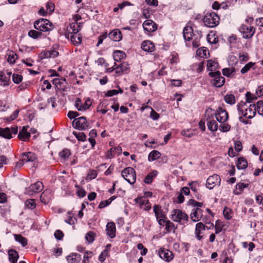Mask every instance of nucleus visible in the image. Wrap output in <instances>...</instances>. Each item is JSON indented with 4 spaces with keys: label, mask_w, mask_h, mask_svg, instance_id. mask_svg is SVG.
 <instances>
[{
    "label": "nucleus",
    "mask_w": 263,
    "mask_h": 263,
    "mask_svg": "<svg viewBox=\"0 0 263 263\" xmlns=\"http://www.w3.org/2000/svg\"><path fill=\"white\" fill-rule=\"evenodd\" d=\"M237 109L239 115L246 119H252L256 115V106L255 104L248 105L246 102L241 101L237 105Z\"/></svg>",
    "instance_id": "obj_1"
},
{
    "label": "nucleus",
    "mask_w": 263,
    "mask_h": 263,
    "mask_svg": "<svg viewBox=\"0 0 263 263\" xmlns=\"http://www.w3.org/2000/svg\"><path fill=\"white\" fill-rule=\"evenodd\" d=\"M34 27L35 29L43 32L51 31L53 28L52 23L45 18H40L35 21Z\"/></svg>",
    "instance_id": "obj_2"
},
{
    "label": "nucleus",
    "mask_w": 263,
    "mask_h": 263,
    "mask_svg": "<svg viewBox=\"0 0 263 263\" xmlns=\"http://www.w3.org/2000/svg\"><path fill=\"white\" fill-rule=\"evenodd\" d=\"M172 219L180 224H185L189 220L188 215L180 210L175 209L172 212Z\"/></svg>",
    "instance_id": "obj_3"
},
{
    "label": "nucleus",
    "mask_w": 263,
    "mask_h": 263,
    "mask_svg": "<svg viewBox=\"0 0 263 263\" xmlns=\"http://www.w3.org/2000/svg\"><path fill=\"white\" fill-rule=\"evenodd\" d=\"M219 17L215 13H207L203 18L205 26L213 28L219 24Z\"/></svg>",
    "instance_id": "obj_4"
},
{
    "label": "nucleus",
    "mask_w": 263,
    "mask_h": 263,
    "mask_svg": "<svg viewBox=\"0 0 263 263\" xmlns=\"http://www.w3.org/2000/svg\"><path fill=\"white\" fill-rule=\"evenodd\" d=\"M122 177L130 184H133L136 180V175L135 170L131 167H128L122 171Z\"/></svg>",
    "instance_id": "obj_5"
},
{
    "label": "nucleus",
    "mask_w": 263,
    "mask_h": 263,
    "mask_svg": "<svg viewBox=\"0 0 263 263\" xmlns=\"http://www.w3.org/2000/svg\"><path fill=\"white\" fill-rule=\"evenodd\" d=\"M209 76L213 77L212 84L216 87H220L224 84L225 79L221 76V73L219 71H216L215 72H209Z\"/></svg>",
    "instance_id": "obj_6"
},
{
    "label": "nucleus",
    "mask_w": 263,
    "mask_h": 263,
    "mask_svg": "<svg viewBox=\"0 0 263 263\" xmlns=\"http://www.w3.org/2000/svg\"><path fill=\"white\" fill-rule=\"evenodd\" d=\"M72 126L74 128L79 130H85L88 127V123L84 117L75 119L72 122Z\"/></svg>",
    "instance_id": "obj_7"
},
{
    "label": "nucleus",
    "mask_w": 263,
    "mask_h": 263,
    "mask_svg": "<svg viewBox=\"0 0 263 263\" xmlns=\"http://www.w3.org/2000/svg\"><path fill=\"white\" fill-rule=\"evenodd\" d=\"M239 31L245 39H250L254 35L255 29L253 26L242 24L239 28Z\"/></svg>",
    "instance_id": "obj_8"
},
{
    "label": "nucleus",
    "mask_w": 263,
    "mask_h": 263,
    "mask_svg": "<svg viewBox=\"0 0 263 263\" xmlns=\"http://www.w3.org/2000/svg\"><path fill=\"white\" fill-rule=\"evenodd\" d=\"M220 178L218 175L210 176L207 179L206 186L210 190L213 189L215 186L220 185Z\"/></svg>",
    "instance_id": "obj_9"
},
{
    "label": "nucleus",
    "mask_w": 263,
    "mask_h": 263,
    "mask_svg": "<svg viewBox=\"0 0 263 263\" xmlns=\"http://www.w3.org/2000/svg\"><path fill=\"white\" fill-rule=\"evenodd\" d=\"M215 116L217 121L221 123H225L229 118L227 111L221 107L218 108L216 110Z\"/></svg>",
    "instance_id": "obj_10"
},
{
    "label": "nucleus",
    "mask_w": 263,
    "mask_h": 263,
    "mask_svg": "<svg viewBox=\"0 0 263 263\" xmlns=\"http://www.w3.org/2000/svg\"><path fill=\"white\" fill-rule=\"evenodd\" d=\"M135 201L141 209L148 211L151 209V204L145 197H140L136 198Z\"/></svg>",
    "instance_id": "obj_11"
},
{
    "label": "nucleus",
    "mask_w": 263,
    "mask_h": 263,
    "mask_svg": "<svg viewBox=\"0 0 263 263\" xmlns=\"http://www.w3.org/2000/svg\"><path fill=\"white\" fill-rule=\"evenodd\" d=\"M158 254L161 259L167 262L171 261L174 257L173 253L171 251L165 248H161Z\"/></svg>",
    "instance_id": "obj_12"
},
{
    "label": "nucleus",
    "mask_w": 263,
    "mask_h": 263,
    "mask_svg": "<svg viewBox=\"0 0 263 263\" xmlns=\"http://www.w3.org/2000/svg\"><path fill=\"white\" fill-rule=\"evenodd\" d=\"M145 32L149 33L155 31L157 29V25L151 20L145 21L142 24Z\"/></svg>",
    "instance_id": "obj_13"
},
{
    "label": "nucleus",
    "mask_w": 263,
    "mask_h": 263,
    "mask_svg": "<svg viewBox=\"0 0 263 263\" xmlns=\"http://www.w3.org/2000/svg\"><path fill=\"white\" fill-rule=\"evenodd\" d=\"M44 187L43 184L41 181H37L31 184L27 189L28 193L32 195L33 194L41 192Z\"/></svg>",
    "instance_id": "obj_14"
},
{
    "label": "nucleus",
    "mask_w": 263,
    "mask_h": 263,
    "mask_svg": "<svg viewBox=\"0 0 263 263\" xmlns=\"http://www.w3.org/2000/svg\"><path fill=\"white\" fill-rule=\"evenodd\" d=\"M11 74V72L7 71L0 72V84L1 85L5 86L9 85Z\"/></svg>",
    "instance_id": "obj_15"
},
{
    "label": "nucleus",
    "mask_w": 263,
    "mask_h": 263,
    "mask_svg": "<svg viewBox=\"0 0 263 263\" xmlns=\"http://www.w3.org/2000/svg\"><path fill=\"white\" fill-rule=\"evenodd\" d=\"M20 158L21 161L25 163L33 162L36 159V155L32 152L24 153L21 155Z\"/></svg>",
    "instance_id": "obj_16"
},
{
    "label": "nucleus",
    "mask_w": 263,
    "mask_h": 263,
    "mask_svg": "<svg viewBox=\"0 0 263 263\" xmlns=\"http://www.w3.org/2000/svg\"><path fill=\"white\" fill-rule=\"evenodd\" d=\"M116 225L113 222H109L107 223L106 231V234L110 238H113L116 236Z\"/></svg>",
    "instance_id": "obj_17"
},
{
    "label": "nucleus",
    "mask_w": 263,
    "mask_h": 263,
    "mask_svg": "<svg viewBox=\"0 0 263 263\" xmlns=\"http://www.w3.org/2000/svg\"><path fill=\"white\" fill-rule=\"evenodd\" d=\"M28 127V126H23L22 127L18 135V138L19 139L23 141H28L29 140L30 133L27 131Z\"/></svg>",
    "instance_id": "obj_18"
},
{
    "label": "nucleus",
    "mask_w": 263,
    "mask_h": 263,
    "mask_svg": "<svg viewBox=\"0 0 263 263\" xmlns=\"http://www.w3.org/2000/svg\"><path fill=\"white\" fill-rule=\"evenodd\" d=\"M52 83L60 90H65L66 88V82L65 79L55 78L52 80Z\"/></svg>",
    "instance_id": "obj_19"
},
{
    "label": "nucleus",
    "mask_w": 263,
    "mask_h": 263,
    "mask_svg": "<svg viewBox=\"0 0 263 263\" xmlns=\"http://www.w3.org/2000/svg\"><path fill=\"white\" fill-rule=\"evenodd\" d=\"M109 37L115 42L120 41L122 38L121 32L119 29H115L108 34Z\"/></svg>",
    "instance_id": "obj_20"
},
{
    "label": "nucleus",
    "mask_w": 263,
    "mask_h": 263,
    "mask_svg": "<svg viewBox=\"0 0 263 263\" xmlns=\"http://www.w3.org/2000/svg\"><path fill=\"white\" fill-rule=\"evenodd\" d=\"M52 197L50 190H46L44 191L40 196V200L42 203L48 204Z\"/></svg>",
    "instance_id": "obj_21"
},
{
    "label": "nucleus",
    "mask_w": 263,
    "mask_h": 263,
    "mask_svg": "<svg viewBox=\"0 0 263 263\" xmlns=\"http://www.w3.org/2000/svg\"><path fill=\"white\" fill-rule=\"evenodd\" d=\"M201 216V210L198 208L194 209L190 214L191 219L194 222L199 221Z\"/></svg>",
    "instance_id": "obj_22"
},
{
    "label": "nucleus",
    "mask_w": 263,
    "mask_h": 263,
    "mask_svg": "<svg viewBox=\"0 0 263 263\" xmlns=\"http://www.w3.org/2000/svg\"><path fill=\"white\" fill-rule=\"evenodd\" d=\"M141 48L146 52H152L154 50V43L149 40L144 41L141 44Z\"/></svg>",
    "instance_id": "obj_23"
},
{
    "label": "nucleus",
    "mask_w": 263,
    "mask_h": 263,
    "mask_svg": "<svg viewBox=\"0 0 263 263\" xmlns=\"http://www.w3.org/2000/svg\"><path fill=\"white\" fill-rule=\"evenodd\" d=\"M66 259L69 263H79L81 260V256L78 253H72L67 256Z\"/></svg>",
    "instance_id": "obj_24"
},
{
    "label": "nucleus",
    "mask_w": 263,
    "mask_h": 263,
    "mask_svg": "<svg viewBox=\"0 0 263 263\" xmlns=\"http://www.w3.org/2000/svg\"><path fill=\"white\" fill-rule=\"evenodd\" d=\"M59 52L54 50L44 51L40 54V57L42 59L54 58L57 57Z\"/></svg>",
    "instance_id": "obj_25"
},
{
    "label": "nucleus",
    "mask_w": 263,
    "mask_h": 263,
    "mask_svg": "<svg viewBox=\"0 0 263 263\" xmlns=\"http://www.w3.org/2000/svg\"><path fill=\"white\" fill-rule=\"evenodd\" d=\"M80 29L81 26L80 24L77 22L70 24L69 26L67 28V32L71 34L78 33Z\"/></svg>",
    "instance_id": "obj_26"
},
{
    "label": "nucleus",
    "mask_w": 263,
    "mask_h": 263,
    "mask_svg": "<svg viewBox=\"0 0 263 263\" xmlns=\"http://www.w3.org/2000/svg\"><path fill=\"white\" fill-rule=\"evenodd\" d=\"M205 230V226L202 222H199L196 225L195 235L198 240H201L202 236L201 235Z\"/></svg>",
    "instance_id": "obj_27"
},
{
    "label": "nucleus",
    "mask_w": 263,
    "mask_h": 263,
    "mask_svg": "<svg viewBox=\"0 0 263 263\" xmlns=\"http://www.w3.org/2000/svg\"><path fill=\"white\" fill-rule=\"evenodd\" d=\"M207 69L210 72H215L218 69V64L217 62L212 60L207 61Z\"/></svg>",
    "instance_id": "obj_28"
},
{
    "label": "nucleus",
    "mask_w": 263,
    "mask_h": 263,
    "mask_svg": "<svg viewBox=\"0 0 263 263\" xmlns=\"http://www.w3.org/2000/svg\"><path fill=\"white\" fill-rule=\"evenodd\" d=\"M113 58L115 62H120L126 58V54L122 51L116 50L113 53Z\"/></svg>",
    "instance_id": "obj_29"
},
{
    "label": "nucleus",
    "mask_w": 263,
    "mask_h": 263,
    "mask_svg": "<svg viewBox=\"0 0 263 263\" xmlns=\"http://www.w3.org/2000/svg\"><path fill=\"white\" fill-rule=\"evenodd\" d=\"M183 34L185 40L190 41L192 38L193 29L189 26L184 27Z\"/></svg>",
    "instance_id": "obj_30"
},
{
    "label": "nucleus",
    "mask_w": 263,
    "mask_h": 263,
    "mask_svg": "<svg viewBox=\"0 0 263 263\" xmlns=\"http://www.w3.org/2000/svg\"><path fill=\"white\" fill-rule=\"evenodd\" d=\"M196 54L198 56L203 58H208L210 56L209 50L205 47L199 48L197 51Z\"/></svg>",
    "instance_id": "obj_31"
},
{
    "label": "nucleus",
    "mask_w": 263,
    "mask_h": 263,
    "mask_svg": "<svg viewBox=\"0 0 263 263\" xmlns=\"http://www.w3.org/2000/svg\"><path fill=\"white\" fill-rule=\"evenodd\" d=\"M9 259L11 263H16L18 258V254L17 251L10 250L8 252Z\"/></svg>",
    "instance_id": "obj_32"
},
{
    "label": "nucleus",
    "mask_w": 263,
    "mask_h": 263,
    "mask_svg": "<svg viewBox=\"0 0 263 263\" xmlns=\"http://www.w3.org/2000/svg\"><path fill=\"white\" fill-rule=\"evenodd\" d=\"M7 61L10 64H14L17 59V55L13 51H8L6 54Z\"/></svg>",
    "instance_id": "obj_33"
},
{
    "label": "nucleus",
    "mask_w": 263,
    "mask_h": 263,
    "mask_svg": "<svg viewBox=\"0 0 263 263\" xmlns=\"http://www.w3.org/2000/svg\"><path fill=\"white\" fill-rule=\"evenodd\" d=\"M70 40L74 45H79L82 42V37L80 34L75 33L71 34Z\"/></svg>",
    "instance_id": "obj_34"
},
{
    "label": "nucleus",
    "mask_w": 263,
    "mask_h": 263,
    "mask_svg": "<svg viewBox=\"0 0 263 263\" xmlns=\"http://www.w3.org/2000/svg\"><path fill=\"white\" fill-rule=\"evenodd\" d=\"M0 136L7 139L11 138L12 136L10 129L8 127L5 128L0 127Z\"/></svg>",
    "instance_id": "obj_35"
},
{
    "label": "nucleus",
    "mask_w": 263,
    "mask_h": 263,
    "mask_svg": "<svg viewBox=\"0 0 263 263\" xmlns=\"http://www.w3.org/2000/svg\"><path fill=\"white\" fill-rule=\"evenodd\" d=\"M160 156L161 153L159 151L154 150L149 154L148 156V160L150 162L153 161L159 158Z\"/></svg>",
    "instance_id": "obj_36"
},
{
    "label": "nucleus",
    "mask_w": 263,
    "mask_h": 263,
    "mask_svg": "<svg viewBox=\"0 0 263 263\" xmlns=\"http://www.w3.org/2000/svg\"><path fill=\"white\" fill-rule=\"evenodd\" d=\"M248 166V162L246 159L243 157L239 158L237 163V167L238 170H243Z\"/></svg>",
    "instance_id": "obj_37"
},
{
    "label": "nucleus",
    "mask_w": 263,
    "mask_h": 263,
    "mask_svg": "<svg viewBox=\"0 0 263 263\" xmlns=\"http://www.w3.org/2000/svg\"><path fill=\"white\" fill-rule=\"evenodd\" d=\"M248 184L243 183H238L236 185V188L234 190V194L235 195L240 194L243 191V189L248 186Z\"/></svg>",
    "instance_id": "obj_38"
},
{
    "label": "nucleus",
    "mask_w": 263,
    "mask_h": 263,
    "mask_svg": "<svg viewBox=\"0 0 263 263\" xmlns=\"http://www.w3.org/2000/svg\"><path fill=\"white\" fill-rule=\"evenodd\" d=\"M158 174V172L156 170L149 173L145 177L144 182L146 184H151L154 179Z\"/></svg>",
    "instance_id": "obj_39"
},
{
    "label": "nucleus",
    "mask_w": 263,
    "mask_h": 263,
    "mask_svg": "<svg viewBox=\"0 0 263 263\" xmlns=\"http://www.w3.org/2000/svg\"><path fill=\"white\" fill-rule=\"evenodd\" d=\"M208 129L212 132H216L218 128V125L214 120H209L207 122Z\"/></svg>",
    "instance_id": "obj_40"
},
{
    "label": "nucleus",
    "mask_w": 263,
    "mask_h": 263,
    "mask_svg": "<svg viewBox=\"0 0 263 263\" xmlns=\"http://www.w3.org/2000/svg\"><path fill=\"white\" fill-rule=\"evenodd\" d=\"M14 238L16 241L20 243L22 246L25 247L27 245V240L26 238L20 234H14Z\"/></svg>",
    "instance_id": "obj_41"
},
{
    "label": "nucleus",
    "mask_w": 263,
    "mask_h": 263,
    "mask_svg": "<svg viewBox=\"0 0 263 263\" xmlns=\"http://www.w3.org/2000/svg\"><path fill=\"white\" fill-rule=\"evenodd\" d=\"M204 62H199L198 63H195L192 65V68L193 70L196 71L198 73H200L203 70Z\"/></svg>",
    "instance_id": "obj_42"
},
{
    "label": "nucleus",
    "mask_w": 263,
    "mask_h": 263,
    "mask_svg": "<svg viewBox=\"0 0 263 263\" xmlns=\"http://www.w3.org/2000/svg\"><path fill=\"white\" fill-rule=\"evenodd\" d=\"M225 102L229 104L233 105L235 103V97L232 94L227 95L224 97Z\"/></svg>",
    "instance_id": "obj_43"
},
{
    "label": "nucleus",
    "mask_w": 263,
    "mask_h": 263,
    "mask_svg": "<svg viewBox=\"0 0 263 263\" xmlns=\"http://www.w3.org/2000/svg\"><path fill=\"white\" fill-rule=\"evenodd\" d=\"M154 212L157 219H159V218H163L162 210L161 208L158 205H155L154 206Z\"/></svg>",
    "instance_id": "obj_44"
},
{
    "label": "nucleus",
    "mask_w": 263,
    "mask_h": 263,
    "mask_svg": "<svg viewBox=\"0 0 263 263\" xmlns=\"http://www.w3.org/2000/svg\"><path fill=\"white\" fill-rule=\"evenodd\" d=\"M28 35L34 39H38L42 35V33L35 30H31L28 32Z\"/></svg>",
    "instance_id": "obj_45"
},
{
    "label": "nucleus",
    "mask_w": 263,
    "mask_h": 263,
    "mask_svg": "<svg viewBox=\"0 0 263 263\" xmlns=\"http://www.w3.org/2000/svg\"><path fill=\"white\" fill-rule=\"evenodd\" d=\"M255 65V63L249 62L247 63L241 69V73L242 74H245L247 73L254 65Z\"/></svg>",
    "instance_id": "obj_46"
},
{
    "label": "nucleus",
    "mask_w": 263,
    "mask_h": 263,
    "mask_svg": "<svg viewBox=\"0 0 263 263\" xmlns=\"http://www.w3.org/2000/svg\"><path fill=\"white\" fill-rule=\"evenodd\" d=\"M75 107L79 111H84L85 108L83 106V104L80 98H77L75 102Z\"/></svg>",
    "instance_id": "obj_47"
},
{
    "label": "nucleus",
    "mask_w": 263,
    "mask_h": 263,
    "mask_svg": "<svg viewBox=\"0 0 263 263\" xmlns=\"http://www.w3.org/2000/svg\"><path fill=\"white\" fill-rule=\"evenodd\" d=\"M73 134L79 141H84L86 140V135L84 133L73 132Z\"/></svg>",
    "instance_id": "obj_48"
},
{
    "label": "nucleus",
    "mask_w": 263,
    "mask_h": 263,
    "mask_svg": "<svg viewBox=\"0 0 263 263\" xmlns=\"http://www.w3.org/2000/svg\"><path fill=\"white\" fill-rule=\"evenodd\" d=\"M165 229L167 232H170L172 231H174L176 228L175 227V224L172 222L168 220L166 221L165 223Z\"/></svg>",
    "instance_id": "obj_49"
},
{
    "label": "nucleus",
    "mask_w": 263,
    "mask_h": 263,
    "mask_svg": "<svg viewBox=\"0 0 263 263\" xmlns=\"http://www.w3.org/2000/svg\"><path fill=\"white\" fill-rule=\"evenodd\" d=\"M93 255V253L91 251H87L85 252L84 255V259L82 261V262L84 263H89V258H90Z\"/></svg>",
    "instance_id": "obj_50"
},
{
    "label": "nucleus",
    "mask_w": 263,
    "mask_h": 263,
    "mask_svg": "<svg viewBox=\"0 0 263 263\" xmlns=\"http://www.w3.org/2000/svg\"><path fill=\"white\" fill-rule=\"evenodd\" d=\"M255 106L258 114L263 115V100L258 101Z\"/></svg>",
    "instance_id": "obj_51"
},
{
    "label": "nucleus",
    "mask_w": 263,
    "mask_h": 263,
    "mask_svg": "<svg viewBox=\"0 0 263 263\" xmlns=\"http://www.w3.org/2000/svg\"><path fill=\"white\" fill-rule=\"evenodd\" d=\"M109 255V250L107 249H105L99 255V260L101 262H103L106 257L108 256Z\"/></svg>",
    "instance_id": "obj_52"
},
{
    "label": "nucleus",
    "mask_w": 263,
    "mask_h": 263,
    "mask_svg": "<svg viewBox=\"0 0 263 263\" xmlns=\"http://www.w3.org/2000/svg\"><path fill=\"white\" fill-rule=\"evenodd\" d=\"M54 10V5L50 1H49L46 4V11L48 13L51 14Z\"/></svg>",
    "instance_id": "obj_53"
},
{
    "label": "nucleus",
    "mask_w": 263,
    "mask_h": 263,
    "mask_svg": "<svg viewBox=\"0 0 263 263\" xmlns=\"http://www.w3.org/2000/svg\"><path fill=\"white\" fill-rule=\"evenodd\" d=\"M25 205L28 209H33L35 208L36 204L34 199L27 200L25 202Z\"/></svg>",
    "instance_id": "obj_54"
},
{
    "label": "nucleus",
    "mask_w": 263,
    "mask_h": 263,
    "mask_svg": "<svg viewBox=\"0 0 263 263\" xmlns=\"http://www.w3.org/2000/svg\"><path fill=\"white\" fill-rule=\"evenodd\" d=\"M95 234L91 231L88 232L85 235V238L89 242H92L95 239Z\"/></svg>",
    "instance_id": "obj_55"
},
{
    "label": "nucleus",
    "mask_w": 263,
    "mask_h": 263,
    "mask_svg": "<svg viewBox=\"0 0 263 263\" xmlns=\"http://www.w3.org/2000/svg\"><path fill=\"white\" fill-rule=\"evenodd\" d=\"M246 101L247 103H251L253 100L257 99V96L252 94L250 92H247L246 94Z\"/></svg>",
    "instance_id": "obj_56"
},
{
    "label": "nucleus",
    "mask_w": 263,
    "mask_h": 263,
    "mask_svg": "<svg viewBox=\"0 0 263 263\" xmlns=\"http://www.w3.org/2000/svg\"><path fill=\"white\" fill-rule=\"evenodd\" d=\"M207 39L209 43L211 44H216L218 42V39L215 37V34H208L207 36Z\"/></svg>",
    "instance_id": "obj_57"
},
{
    "label": "nucleus",
    "mask_w": 263,
    "mask_h": 263,
    "mask_svg": "<svg viewBox=\"0 0 263 263\" xmlns=\"http://www.w3.org/2000/svg\"><path fill=\"white\" fill-rule=\"evenodd\" d=\"M70 155V152L68 149H65L63 150L60 153V156L61 158L66 159L68 158L69 156Z\"/></svg>",
    "instance_id": "obj_58"
},
{
    "label": "nucleus",
    "mask_w": 263,
    "mask_h": 263,
    "mask_svg": "<svg viewBox=\"0 0 263 263\" xmlns=\"http://www.w3.org/2000/svg\"><path fill=\"white\" fill-rule=\"evenodd\" d=\"M231 129V126L227 123H222L219 126V130L221 132H227Z\"/></svg>",
    "instance_id": "obj_59"
},
{
    "label": "nucleus",
    "mask_w": 263,
    "mask_h": 263,
    "mask_svg": "<svg viewBox=\"0 0 263 263\" xmlns=\"http://www.w3.org/2000/svg\"><path fill=\"white\" fill-rule=\"evenodd\" d=\"M22 79L23 77L21 74L14 73L12 75V80L14 83L19 84L22 82Z\"/></svg>",
    "instance_id": "obj_60"
},
{
    "label": "nucleus",
    "mask_w": 263,
    "mask_h": 263,
    "mask_svg": "<svg viewBox=\"0 0 263 263\" xmlns=\"http://www.w3.org/2000/svg\"><path fill=\"white\" fill-rule=\"evenodd\" d=\"M119 92L122 93L123 90L120 88H119V91L116 89L108 90L106 92V96L107 97H111L114 95H117Z\"/></svg>",
    "instance_id": "obj_61"
},
{
    "label": "nucleus",
    "mask_w": 263,
    "mask_h": 263,
    "mask_svg": "<svg viewBox=\"0 0 263 263\" xmlns=\"http://www.w3.org/2000/svg\"><path fill=\"white\" fill-rule=\"evenodd\" d=\"M231 212V210L230 209H229L227 207L224 208L223 211V215H224V217L226 219H230L231 218L232 216L230 214Z\"/></svg>",
    "instance_id": "obj_62"
},
{
    "label": "nucleus",
    "mask_w": 263,
    "mask_h": 263,
    "mask_svg": "<svg viewBox=\"0 0 263 263\" xmlns=\"http://www.w3.org/2000/svg\"><path fill=\"white\" fill-rule=\"evenodd\" d=\"M233 72H234V68H224L222 69V73L226 77H229Z\"/></svg>",
    "instance_id": "obj_63"
},
{
    "label": "nucleus",
    "mask_w": 263,
    "mask_h": 263,
    "mask_svg": "<svg viewBox=\"0 0 263 263\" xmlns=\"http://www.w3.org/2000/svg\"><path fill=\"white\" fill-rule=\"evenodd\" d=\"M256 95L258 97L263 96V85L259 86L256 90Z\"/></svg>",
    "instance_id": "obj_64"
}]
</instances>
